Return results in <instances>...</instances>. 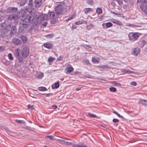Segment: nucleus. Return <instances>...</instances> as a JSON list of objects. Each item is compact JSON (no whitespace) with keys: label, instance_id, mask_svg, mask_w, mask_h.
Masks as SVG:
<instances>
[{"label":"nucleus","instance_id":"42","mask_svg":"<svg viewBox=\"0 0 147 147\" xmlns=\"http://www.w3.org/2000/svg\"><path fill=\"white\" fill-rule=\"evenodd\" d=\"M117 1L119 5H121L123 4V0H117Z\"/></svg>","mask_w":147,"mask_h":147},{"label":"nucleus","instance_id":"26","mask_svg":"<svg viewBox=\"0 0 147 147\" xmlns=\"http://www.w3.org/2000/svg\"><path fill=\"white\" fill-rule=\"evenodd\" d=\"M88 115L91 118H97V116L95 115L91 114L90 113H88Z\"/></svg>","mask_w":147,"mask_h":147},{"label":"nucleus","instance_id":"53","mask_svg":"<svg viewBox=\"0 0 147 147\" xmlns=\"http://www.w3.org/2000/svg\"><path fill=\"white\" fill-rule=\"evenodd\" d=\"M84 46L85 47H88V48H91V46L90 45H84Z\"/></svg>","mask_w":147,"mask_h":147},{"label":"nucleus","instance_id":"13","mask_svg":"<svg viewBox=\"0 0 147 147\" xmlns=\"http://www.w3.org/2000/svg\"><path fill=\"white\" fill-rule=\"evenodd\" d=\"M87 23L86 21L83 20L76 22H75V24L76 25H79L82 24H86Z\"/></svg>","mask_w":147,"mask_h":147},{"label":"nucleus","instance_id":"64","mask_svg":"<svg viewBox=\"0 0 147 147\" xmlns=\"http://www.w3.org/2000/svg\"><path fill=\"white\" fill-rule=\"evenodd\" d=\"M30 128V127H27L26 128L27 129H29Z\"/></svg>","mask_w":147,"mask_h":147},{"label":"nucleus","instance_id":"21","mask_svg":"<svg viewBox=\"0 0 147 147\" xmlns=\"http://www.w3.org/2000/svg\"><path fill=\"white\" fill-rule=\"evenodd\" d=\"M103 25H105L106 26V28H110L113 26V24L110 22H108L106 23H105L104 24H102V26H103Z\"/></svg>","mask_w":147,"mask_h":147},{"label":"nucleus","instance_id":"32","mask_svg":"<svg viewBox=\"0 0 147 147\" xmlns=\"http://www.w3.org/2000/svg\"><path fill=\"white\" fill-rule=\"evenodd\" d=\"M54 35L53 34H48L45 36L47 38H53Z\"/></svg>","mask_w":147,"mask_h":147},{"label":"nucleus","instance_id":"25","mask_svg":"<svg viewBox=\"0 0 147 147\" xmlns=\"http://www.w3.org/2000/svg\"><path fill=\"white\" fill-rule=\"evenodd\" d=\"M15 121L17 123H18V124H24V125H25V122L23 121L16 120H15Z\"/></svg>","mask_w":147,"mask_h":147},{"label":"nucleus","instance_id":"48","mask_svg":"<svg viewBox=\"0 0 147 147\" xmlns=\"http://www.w3.org/2000/svg\"><path fill=\"white\" fill-rule=\"evenodd\" d=\"M140 1L142 2V3L147 4V0H141Z\"/></svg>","mask_w":147,"mask_h":147},{"label":"nucleus","instance_id":"49","mask_svg":"<svg viewBox=\"0 0 147 147\" xmlns=\"http://www.w3.org/2000/svg\"><path fill=\"white\" fill-rule=\"evenodd\" d=\"M119 121L118 119H114L113 120V121L114 123L118 122Z\"/></svg>","mask_w":147,"mask_h":147},{"label":"nucleus","instance_id":"11","mask_svg":"<svg viewBox=\"0 0 147 147\" xmlns=\"http://www.w3.org/2000/svg\"><path fill=\"white\" fill-rule=\"evenodd\" d=\"M140 9L144 13H147V6L144 5H142L140 6Z\"/></svg>","mask_w":147,"mask_h":147},{"label":"nucleus","instance_id":"58","mask_svg":"<svg viewBox=\"0 0 147 147\" xmlns=\"http://www.w3.org/2000/svg\"><path fill=\"white\" fill-rule=\"evenodd\" d=\"M14 16H13V15H11L9 16V18H14Z\"/></svg>","mask_w":147,"mask_h":147},{"label":"nucleus","instance_id":"19","mask_svg":"<svg viewBox=\"0 0 147 147\" xmlns=\"http://www.w3.org/2000/svg\"><path fill=\"white\" fill-rule=\"evenodd\" d=\"M94 27V26L93 24L90 23L89 25H87L86 26V28L87 30H90L92 28Z\"/></svg>","mask_w":147,"mask_h":147},{"label":"nucleus","instance_id":"55","mask_svg":"<svg viewBox=\"0 0 147 147\" xmlns=\"http://www.w3.org/2000/svg\"><path fill=\"white\" fill-rule=\"evenodd\" d=\"M71 20V19L69 17V18H68L67 19L65 20V21L66 22H67L68 21H69V20Z\"/></svg>","mask_w":147,"mask_h":147},{"label":"nucleus","instance_id":"18","mask_svg":"<svg viewBox=\"0 0 147 147\" xmlns=\"http://www.w3.org/2000/svg\"><path fill=\"white\" fill-rule=\"evenodd\" d=\"M139 103L143 105H147V100L144 99H140Z\"/></svg>","mask_w":147,"mask_h":147},{"label":"nucleus","instance_id":"27","mask_svg":"<svg viewBox=\"0 0 147 147\" xmlns=\"http://www.w3.org/2000/svg\"><path fill=\"white\" fill-rule=\"evenodd\" d=\"M56 140L57 142H59L61 144H64V143H65V141L64 140H61V139H56Z\"/></svg>","mask_w":147,"mask_h":147},{"label":"nucleus","instance_id":"23","mask_svg":"<svg viewBox=\"0 0 147 147\" xmlns=\"http://www.w3.org/2000/svg\"><path fill=\"white\" fill-rule=\"evenodd\" d=\"M38 90L40 91H45L47 90V88L44 87H40L38 88Z\"/></svg>","mask_w":147,"mask_h":147},{"label":"nucleus","instance_id":"44","mask_svg":"<svg viewBox=\"0 0 147 147\" xmlns=\"http://www.w3.org/2000/svg\"><path fill=\"white\" fill-rule=\"evenodd\" d=\"M5 24L4 23L2 24H1V25H0V28H3L5 27Z\"/></svg>","mask_w":147,"mask_h":147},{"label":"nucleus","instance_id":"4","mask_svg":"<svg viewBox=\"0 0 147 147\" xmlns=\"http://www.w3.org/2000/svg\"><path fill=\"white\" fill-rule=\"evenodd\" d=\"M34 18V16L33 14H31L29 16L28 15L27 16L26 18L23 20L22 24L23 27L24 28H26L29 26L30 25L31 21L34 23H35Z\"/></svg>","mask_w":147,"mask_h":147},{"label":"nucleus","instance_id":"47","mask_svg":"<svg viewBox=\"0 0 147 147\" xmlns=\"http://www.w3.org/2000/svg\"><path fill=\"white\" fill-rule=\"evenodd\" d=\"M62 58L63 57L62 56H60L58 58H57V61H59L61 60L62 59Z\"/></svg>","mask_w":147,"mask_h":147},{"label":"nucleus","instance_id":"35","mask_svg":"<svg viewBox=\"0 0 147 147\" xmlns=\"http://www.w3.org/2000/svg\"><path fill=\"white\" fill-rule=\"evenodd\" d=\"M113 84H115L116 86H121V84L120 83L117 82H113Z\"/></svg>","mask_w":147,"mask_h":147},{"label":"nucleus","instance_id":"31","mask_svg":"<svg viewBox=\"0 0 147 147\" xmlns=\"http://www.w3.org/2000/svg\"><path fill=\"white\" fill-rule=\"evenodd\" d=\"M55 59V58H54L51 57H50L48 59V61L49 62H53Z\"/></svg>","mask_w":147,"mask_h":147},{"label":"nucleus","instance_id":"24","mask_svg":"<svg viewBox=\"0 0 147 147\" xmlns=\"http://www.w3.org/2000/svg\"><path fill=\"white\" fill-rule=\"evenodd\" d=\"M91 11L92 10L91 8H86L84 9V13H85L87 14L89 12Z\"/></svg>","mask_w":147,"mask_h":147},{"label":"nucleus","instance_id":"56","mask_svg":"<svg viewBox=\"0 0 147 147\" xmlns=\"http://www.w3.org/2000/svg\"><path fill=\"white\" fill-rule=\"evenodd\" d=\"M103 68H109V67L107 65H104L102 67Z\"/></svg>","mask_w":147,"mask_h":147},{"label":"nucleus","instance_id":"39","mask_svg":"<svg viewBox=\"0 0 147 147\" xmlns=\"http://www.w3.org/2000/svg\"><path fill=\"white\" fill-rule=\"evenodd\" d=\"M83 62L85 63L86 65H88L89 64V61L88 59H84L83 60Z\"/></svg>","mask_w":147,"mask_h":147},{"label":"nucleus","instance_id":"46","mask_svg":"<svg viewBox=\"0 0 147 147\" xmlns=\"http://www.w3.org/2000/svg\"><path fill=\"white\" fill-rule=\"evenodd\" d=\"M5 50V47L3 46H0V51H3Z\"/></svg>","mask_w":147,"mask_h":147},{"label":"nucleus","instance_id":"40","mask_svg":"<svg viewBox=\"0 0 147 147\" xmlns=\"http://www.w3.org/2000/svg\"><path fill=\"white\" fill-rule=\"evenodd\" d=\"M28 107L29 109H30L31 110H33L34 108V106L33 105H29L28 106Z\"/></svg>","mask_w":147,"mask_h":147},{"label":"nucleus","instance_id":"12","mask_svg":"<svg viewBox=\"0 0 147 147\" xmlns=\"http://www.w3.org/2000/svg\"><path fill=\"white\" fill-rule=\"evenodd\" d=\"M42 0H35V6L38 7L40 6L42 4Z\"/></svg>","mask_w":147,"mask_h":147},{"label":"nucleus","instance_id":"28","mask_svg":"<svg viewBox=\"0 0 147 147\" xmlns=\"http://www.w3.org/2000/svg\"><path fill=\"white\" fill-rule=\"evenodd\" d=\"M8 58L10 60H13V57L12 56V54L9 53L8 55Z\"/></svg>","mask_w":147,"mask_h":147},{"label":"nucleus","instance_id":"62","mask_svg":"<svg viewBox=\"0 0 147 147\" xmlns=\"http://www.w3.org/2000/svg\"><path fill=\"white\" fill-rule=\"evenodd\" d=\"M7 27H9V28H11V26L10 24L9 25H8V26H7Z\"/></svg>","mask_w":147,"mask_h":147},{"label":"nucleus","instance_id":"34","mask_svg":"<svg viewBox=\"0 0 147 147\" xmlns=\"http://www.w3.org/2000/svg\"><path fill=\"white\" fill-rule=\"evenodd\" d=\"M10 9L11 11V12H16L17 10V9L14 7L10 8Z\"/></svg>","mask_w":147,"mask_h":147},{"label":"nucleus","instance_id":"61","mask_svg":"<svg viewBox=\"0 0 147 147\" xmlns=\"http://www.w3.org/2000/svg\"><path fill=\"white\" fill-rule=\"evenodd\" d=\"M81 89L80 88H77L76 89V90L77 91H78V90H80Z\"/></svg>","mask_w":147,"mask_h":147},{"label":"nucleus","instance_id":"51","mask_svg":"<svg viewBox=\"0 0 147 147\" xmlns=\"http://www.w3.org/2000/svg\"><path fill=\"white\" fill-rule=\"evenodd\" d=\"M87 3L89 4H92V0H89L87 1Z\"/></svg>","mask_w":147,"mask_h":147},{"label":"nucleus","instance_id":"38","mask_svg":"<svg viewBox=\"0 0 147 147\" xmlns=\"http://www.w3.org/2000/svg\"><path fill=\"white\" fill-rule=\"evenodd\" d=\"M111 13H112L114 14L115 15H118V17L121 16L122 15V14L121 13H115L114 11H111Z\"/></svg>","mask_w":147,"mask_h":147},{"label":"nucleus","instance_id":"14","mask_svg":"<svg viewBox=\"0 0 147 147\" xmlns=\"http://www.w3.org/2000/svg\"><path fill=\"white\" fill-rule=\"evenodd\" d=\"M43 46L48 49H50L52 47V45L49 42L44 43Z\"/></svg>","mask_w":147,"mask_h":147},{"label":"nucleus","instance_id":"37","mask_svg":"<svg viewBox=\"0 0 147 147\" xmlns=\"http://www.w3.org/2000/svg\"><path fill=\"white\" fill-rule=\"evenodd\" d=\"M145 44L146 42L144 40H143L141 42L140 47H143V46L145 45Z\"/></svg>","mask_w":147,"mask_h":147},{"label":"nucleus","instance_id":"6","mask_svg":"<svg viewBox=\"0 0 147 147\" xmlns=\"http://www.w3.org/2000/svg\"><path fill=\"white\" fill-rule=\"evenodd\" d=\"M12 42L16 45H20L22 43V42L19 39L16 38H12Z\"/></svg>","mask_w":147,"mask_h":147},{"label":"nucleus","instance_id":"22","mask_svg":"<svg viewBox=\"0 0 147 147\" xmlns=\"http://www.w3.org/2000/svg\"><path fill=\"white\" fill-rule=\"evenodd\" d=\"M96 12L98 14L100 15L102 13V10L100 8L98 7L96 10Z\"/></svg>","mask_w":147,"mask_h":147},{"label":"nucleus","instance_id":"1","mask_svg":"<svg viewBox=\"0 0 147 147\" xmlns=\"http://www.w3.org/2000/svg\"><path fill=\"white\" fill-rule=\"evenodd\" d=\"M29 49L27 47L23 48L22 51L19 48H17L14 50V55L17 58L20 63L22 62L23 58H27L29 54Z\"/></svg>","mask_w":147,"mask_h":147},{"label":"nucleus","instance_id":"29","mask_svg":"<svg viewBox=\"0 0 147 147\" xmlns=\"http://www.w3.org/2000/svg\"><path fill=\"white\" fill-rule=\"evenodd\" d=\"M116 89L114 87H111L109 88V90L111 92H115L116 91Z\"/></svg>","mask_w":147,"mask_h":147},{"label":"nucleus","instance_id":"54","mask_svg":"<svg viewBox=\"0 0 147 147\" xmlns=\"http://www.w3.org/2000/svg\"><path fill=\"white\" fill-rule=\"evenodd\" d=\"M52 107L53 109H55L57 108V107L56 105H53L52 106Z\"/></svg>","mask_w":147,"mask_h":147},{"label":"nucleus","instance_id":"50","mask_svg":"<svg viewBox=\"0 0 147 147\" xmlns=\"http://www.w3.org/2000/svg\"><path fill=\"white\" fill-rule=\"evenodd\" d=\"M136 83L135 82H131V85L133 86H136Z\"/></svg>","mask_w":147,"mask_h":147},{"label":"nucleus","instance_id":"7","mask_svg":"<svg viewBox=\"0 0 147 147\" xmlns=\"http://www.w3.org/2000/svg\"><path fill=\"white\" fill-rule=\"evenodd\" d=\"M49 17L50 19V21L52 24H54L55 22V15L54 12H51L49 14Z\"/></svg>","mask_w":147,"mask_h":147},{"label":"nucleus","instance_id":"36","mask_svg":"<svg viewBox=\"0 0 147 147\" xmlns=\"http://www.w3.org/2000/svg\"><path fill=\"white\" fill-rule=\"evenodd\" d=\"M113 112L117 116H118L119 117L122 118L123 117L122 116H121L119 113H118L117 112H116L115 111H113Z\"/></svg>","mask_w":147,"mask_h":147},{"label":"nucleus","instance_id":"8","mask_svg":"<svg viewBox=\"0 0 147 147\" xmlns=\"http://www.w3.org/2000/svg\"><path fill=\"white\" fill-rule=\"evenodd\" d=\"M140 49L138 47L135 48L133 49L132 54L135 56L139 55L140 52Z\"/></svg>","mask_w":147,"mask_h":147},{"label":"nucleus","instance_id":"59","mask_svg":"<svg viewBox=\"0 0 147 147\" xmlns=\"http://www.w3.org/2000/svg\"><path fill=\"white\" fill-rule=\"evenodd\" d=\"M76 27H75L74 26H72V30H73L74 29H76Z\"/></svg>","mask_w":147,"mask_h":147},{"label":"nucleus","instance_id":"3","mask_svg":"<svg viewBox=\"0 0 147 147\" xmlns=\"http://www.w3.org/2000/svg\"><path fill=\"white\" fill-rule=\"evenodd\" d=\"M71 8L70 6H66L65 5H58L56 7V12L58 14L65 13Z\"/></svg>","mask_w":147,"mask_h":147},{"label":"nucleus","instance_id":"45","mask_svg":"<svg viewBox=\"0 0 147 147\" xmlns=\"http://www.w3.org/2000/svg\"><path fill=\"white\" fill-rule=\"evenodd\" d=\"M66 145H72V143L70 142H68L66 141L65 142V143H64Z\"/></svg>","mask_w":147,"mask_h":147},{"label":"nucleus","instance_id":"20","mask_svg":"<svg viewBox=\"0 0 147 147\" xmlns=\"http://www.w3.org/2000/svg\"><path fill=\"white\" fill-rule=\"evenodd\" d=\"M74 70V68L71 66L68 67L67 69L66 73H69Z\"/></svg>","mask_w":147,"mask_h":147},{"label":"nucleus","instance_id":"15","mask_svg":"<svg viewBox=\"0 0 147 147\" xmlns=\"http://www.w3.org/2000/svg\"><path fill=\"white\" fill-rule=\"evenodd\" d=\"M20 38L24 43H25L26 42L27 38L26 36L23 35H21L20 36Z\"/></svg>","mask_w":147,"mask_h":147},{"label":"nucleus","instance_id":"63","mask_svg":"<svg viewBox=\"0 0 147 147\" xmlns=\"http://www.w3.org/2000/svg\"><path fill=\"white\" fill-rule=\"evenodd\" d=\"M32 2V0H29V4H30V2Z\"/></svg>","mask_w":147,"mask_h":147},{"label":"nucleus","instance_id":"10","mask_svg":"<svg viewBox=\"0 0 147 147\" xmlns=\"http://www.w3.org/2000/svg\"><path fill=\"white\" fill-rule=\"evenodd\" d=\"M110 21L113 23L116 24L118 25L121 26L122 24L121 22L116 19L112 18Z\"/></svg>","mask_w":147,"mask_h":147},{"label":"nucleus","instance_id":"52","mask_svg":"<svg viewBox=\"0 0 147 147\" xmlns=\"http://www.w3.org/2000/svg\"><path fill=\"white\" fill-rule=\"evenodd\" d=\"M47 21H46L45 22H44V23H43V24H42V25L43 26H44L45 27H46V26H47Z\"/></svg>","mask_w":147,"mask_h":147},{"label":"nucleus","instance_id":"30","mask_svg":"<svg viewBox=\"0 0 147 147\" xmlns=\"http://www.w3.org/2000/svg\"><path fill=\"white\" fill-rule=\"evenodd\" d=\"M73 147H87V146L86 145H74L73 144Z\"/></svg>","mask_w":147,"mask_h":147},{"label":"nucleus","instance_id":"17","mask_svg":"<svg viewBox=\"0 0 147 147\" xmlns=\"http://www.w3.org/2000/svg\"><path fill=\"white\" fill-rule=\"evenodd\" d=\"M59 86V81H58L57 82L55 83L52 86V88H57Z\"/></svg>","mask_w":147,"mask_h":147},{"label":"nucleus","instance_id":"33","mask_svg":"<svg viewBox=\"0 0 147 147\" xmlns=\"http://www.w3.org/2000/svg\"><path fill=\"white\" fill-rule=\"evenodd\" d=\"M46 137L49 138L51 140H56L52 136H46Z\"/></svg>","mask_w":147,"mask_h":147},{"label":"nucleus","instance_id":"57","mask_svg":"<svg viewBox=\"0 0 147 147\" xmlns=\"http://www.w3.org/2000/svg\"><path fill=\"white\" fill-rule=\"evenodd\" d=\"M28 4L30 5V7H33V5L32 4V2H30V4H29V2Z\"/></svg>","mask_w":147,"mask_h":147},{"label":"nucleus","instance_id":"41","mask_svg":"<svg viewBox=\"0 0 147 147\" xmlns=\"http://www.w3.org/2000/svg\"><path fill=\"white\" fill-rule=\"evenodd\" d=\"M76 14L74 13L73 14H72V15L71 16L69 17L70 18H71V20H72V19H73L74 18H76Z\"/></svg>","mask_w":147,"mask_h":147},{"label":"nucleus","instance_id":"16","mask_svg":"<svg viewBox=\"0 0 147 147\" xmlns=\"http://www.w3.org/2000/svg\"><path fill=\"white\" fill-rule=\"evenodd\" d=\"M99 58H96L95 57H93L92 58V61L93 63L95 64L98 63L99 61Z\"/></svg>","mask_w":147,"mask_h":147},{"label":"nucleus","instance_id":"9","mask_svg":"<svg viewBox=\"0 0 147 147\" xmlns=\"http://www.w3.org/2000/svg\"><path fill=\"white\" fill-rule=\"evenodd\" d=\"M121 71L124 74H135V72L134 71H131L129 69H122Z\"/></svg>","mask_w":147,"mask_h":147},{"label":"nucleus","instance_id":"43","mask_svg":"<svg viewBox=\"0 0 147 147\" xmlns=\"http://www.w3.org/2000/svg\"><path fill=\"white\" fill-rule=\"evenodd\" d=\"M43 76V74L42 72H40L38 75V78H42Z\"/></svg>","mask_w":147,"mask_h":147},{"label":"nucleus","instance_id":"2","mask_svg":"<svg viewBox=\"0 0 147 147\" xmlns=\"http://www.w3.org/2000/svg\"><path fill=\"white\" fill-rule=\"evenodd\" d=\"M33 15L36 25L40 24L43 21H47L48 20V18L46 14H42L39 16L34 14Z\"/></svg>","mask_w":147,"mask_h":147},{"label":"nucleus","instance_id":"5","mask_svg":"<svg viewBox=\"0 0 147 147\" xmlns=\"http://www.w3.org/2000/svg\"><path fill=\"white\" fill-rule=\"evenodd\" d=\"M139 36V34L136 32H130L128 35L129 40L131 42L137 40Z\"/></svg>","mask_w":147,"mask_h":147},{"label":"nucleus","instance_id":"60","mask_svg":"<svg viewBox=\"0 0 147 147\" xmlns=\"http://www.w3.org/2000/svg\"><path fill=\"white\" fill-rule=\"evenodd\" d=\"M52 94L51 93H49L47 94V96H50Z\"/></svg>","mask_w":147,"mask_h":147}]
</instances>
